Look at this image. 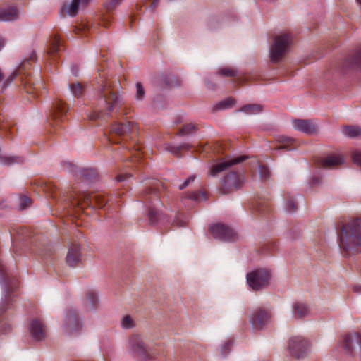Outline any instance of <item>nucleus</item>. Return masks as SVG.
<instances>
[{"label": "nucleus", "instance_id": "nucleus-1", "mask_svg": "<svg viewBox=\"0 0 361 361\" xmlns=\"http://www.w3.org/2000/svg\"><path fill=\"white\" fill-rule=\"evenodd\" d=\"M98 90V113L94 112L91 119L102 117V114L109 116L114 110H117L123 104L121 96L113 87L112 82L109 80H101Z\"/></svg>", "mask_w": 361, "mask_h": 361}, {"label": "nucleus", "instance_id": "nucleus-2", "mask_svg": "<svg viewBox=\"0 0 361 361\" xmlns=\"http://www.w3.org/2000/svg\"><path fill=\"white\" fill-rule=\"evenodd\" d=\"M346 251L361 250V218L349 220L340 233V247Z\"/></svg>", "mask_w": 361, "mask_h": 361}, {"label": "nucleus", "instance_id": "nucleus-3", "mask_svg": "<svg viewBox=\"0 0 361 361\" xmlns=\"http://www.w3.org/2000/svg\"><path fill=\"white\" fill-rule=\"evenodd\" d=\"M291 43L288 34L276 36L269 49V57L272 63H276L282 60L288 52Z\"/></svg>", "mask_w": 361, "mask_h": 361}, {"label": "nucleus", "instance_id": "nucleus-4", "mask_svg": "<svg viewBox=\"0 0 361 361\" xmlns=\"http://www.w3.org/2000/svg\"><path fill=\"white\" fill-rule=\"evenodd\" d=\"M270 277L269 271L261 269L248 273L247 274V281L252 290H259L268 286Z\"/></svg>", "mask_w": 361, "mask_h": 361}, {"label": "nucleus", "instance_id": "nucleus-5", "mask_svg": "<svg viewBox=\"0 0 361 361\" xmlns=\"http://www.w3.org/2000/svg\"><path fill=\"white\" fill-rule=\"evenodd\" d=\"M309 347V341L299 336L291 337L288 342L290 353L296 358L302 357L308 350Z\"/></svg>", "mask_w": 361, "mask_h": 361}, {"label": "nucleus", "instance_id": "nucleus-6", "mask_svg": "<svg viewBox=\"0 0 361 361\" xmlns=\"http://www.w3.org/2000/svg\"><path fill=\"white\" fill-rule=\"evenodd\" d=\"M128 350L134 356L143 360L150 357L142 338L138 335H133L129 338Z\"/></svg>", "mask_w": 361, "mask_h": 361}, {"label": "nucleus", "instance_id": "nucleus-7", "mask_svg": "<svg viewBox=\"0 0 361 361\" xmlns=\"http://www.w3.org/2000/svg\"><path fill=\"white\" fill-rule=\"evenodd\" d=\"M210 232L214 238L223 241L235 240L237 235L232 228L219 223L211 226Z\"/></svg>", "mask_w": 361, "mask_h": 361}, {"label": "nucleus", "instance_id": "nucleus-8", "mask_svg": "<svg viewBox=\"0 0 361 361\" xmlns=\"http://www.w3.org/2000/svg\"><path fill=\"white\" fill-rule=\"evenodd\" d=\"M270 313L264 309L258 308L250 317V322L255 329H262L269 321Z\"/></svg>", "mask_w": 361, "mask_h": 361}, {"label": "nucleus", "instance_id": "nucleus-9", "mask_svg": "<svg viewBox=\"0 0 361 361\" xmlns=\"http://www.w3.org/2000/svg\"><path fill=\"white\" fill-rule=\"evenodd\" d=\"M243 178L236 172L229 173L223 180L222 191L226 194L237 190L242 183Z\"/></svg>", "mask_w": 361, "mask_h": 361}, {"label": "nucleus", "instance_id": "nucleus-10", "mask_svg": "<svg viewBox=\"0 0 361 361\" xmlns=\"http://www.w3.org/2000/svg\"><path fill=\"white\" fill-rule=\"evenodd\" d=\"M65 328L68 334H73L81 329L82 324L80 322L75 311L71 310L66 313Z\"/></svg>", "mask_w": 361, "mask_h": 361}, {"label": "nucleus", "instance_id": "nucleus-11", "mask_svg": "<svg viewBox=\"0 0 361 361\" xmlns=\"http://www.w3.org/2000/svg\"><path fill=\"white\" fill-rule=\"evenodd\" d=\"M82 261V253L80 247L77 245L71 246L67 252L66 263L68 266L74 267L80 264Z\"/></svg>", "mask_w": 361, "mask_h": 361}, {"label": "nucleus", "instance_id": "nucleus-12", "mask_svg": "<svg viewBox=\"0 0 361 361\" xmlns=\"http://www.w3.org/2000/svg\"><path fill=\"white\" fill-rule=\"evenodd\" d=\"M293 127L297 130L312 135L317 132V126L312 121L295 119L292 121Z\"/></svg>", "mask_w": 361, "mask_h": 361}, {"label": "nucleus", "instance_id": "nucleus-13", "mask_svg": "<svg viewBox=\"0 0 361 361\" xmlns=\"http://www.w3.org/2000/svg\"><path fill=\"white\" fill-rule=\"evenodd\" d=\"M243 160H245V157H238L235 159H233L231 160H226L222 162L215 164L212 166L209 173L210 176H215L218 175L220 172H222V171L226 170L230 166H231L234 164H238V163L243 161Z\"/></svg>", "mask_w": 361, "mask_h": 361}, {"label": "nucleus", "instance_id": "nucleus-14", "mask_svg": "<svg viewBox=\"0 0 361 361\" xmlns=\"http://www.w3.org/2000/svg\"><path fill=\"white\" fill-rule=\"evenodd\" d=\"M243 160H245V157H238L235 159H233L231 160H226L222 162L215 164L212 166L209 173L210 176H215L218 175L220 172H222V171L226 170L230 166H231L234 164H238V163L243 161Z\"/></svg>", "mask_w": 361, "mask_h": 361}, {"label": "nucleus", "instance_id": "nucleus-15", "mask_svg": "<svg viewBox=\"0 0 361 361\" xmlns=\"http://www.w3.org/2000/svg\"><path fill=\"white\" fill-rule=\"evenodd\" d=\"M67 111V107L61 101H56L51 111V118L54 125H59L62 121L63 117Z\"/></svg>", "mask_w": 361, "mask_h": 361}, {"label": "nucleus", "instance_id": "nucleus-16", "mask_svg": "<svg viewBox=\"0 0 361 361\" xmlns=\"http://www.w3.org/2000/svg\"><path fill=\"white\" fill-rule=\"evenodd\" d=\"M30 333L33 339L43 340L47 335L46 327L38 320H33L30 324Z\"/></svg>", "mask_w": 361, "mask_h": 361}, {"label": "nucleus", "instance_id": "nucleus-17", "mask_svg": "<svg viewBox=\"0 0 361 361\" xmlns=\"http://www.w3.org/2000/svg\"><path fill=\"white\" fill-rule=\"evenodd\" d=\"M78 198L79 199L78 204L80 203L81 200H83L85 202H90V204H93V202H94L100 208L103 207L106 203V198L101 195L84 194L78 196Z\"/></svg>", "mask_w": 361, "mask_h": 361}, {"label": "nucleus", "instance_id": "nucleus-18", "mask_svg": "<svg viewBox=\"0 0 361 361\" xmlns=\"http://www.w3.org/2000/svg\"><path fill=\"white\" fill-rule=\"evenodd\" d=\"M133 126V124L128 122L126 123H115L111 128V137L110 140H113V136L118 135L120 137L126 136L130 132V127Z\"/></svg>", "mask_w": 361, "mask_h": 361}, {"label": "nucleus", "instance_id": "nucleus-19", "mask_svg": "<svg viewBox=\"0 0 361 361\" xmlns=\"http://www.w3.org/2000/svg\"><path fill=\"white\" fill-rule=\"evenodd\" d=\"M343 341L344 348L347 353H350L352 352L354 342H356L360 346H361V335L355 333L345 335L343 338Z\"/></svg>", "mask_w": 361, "mask_h": 361}, {"label": "nucleus", "instance_id": "nucleus-20", "mask_svg": "<svg viewBox=\"0 0 361 361\" xmlns=\"http://www.w3.org/2000/svg\"><path fill=\"white\" fill-rule=\"evenodd\" d=\"M19 13L14 7L0 9V21H11L18 18Z\"/></svg>", "mask_w": 361, "mask_h": 361}, {"label": "nucleus", "instance_id": "nucleus-21", "mask_svg": "<svg viewBox=\"0 0 361 361\" xmlns=\"http://www.w3.org/2000/svg\"><path fill=\"white\" fill-rule=\"evenodd\" d=\"M23 86L27 93L35 95L38 94L37 92L43 87V82L41 78L37 82H32V79L29 78L26 82H23Z\"/></svg>", "mask_w": 361, "mask_h": 361}, {"label": "nucleus", "instance_id": "nucleus-22", "mask_svg": "<svg viewBox=\"0 0 361 361\" xmlns=\"http://www.w3.org/2000/svg\"><path fill=\"white\" fill-rule=\"evenodd\" d=\"M338 164V157L334 155L322 158L319 161V166L326 169L335 168Z\"/></svg>", "mask_w": 361, "mask_h": 361}, {"label": "nucleus", "instance_id": "nucleus-23", "mask_svg": "<svg viewBox=\"0 0 361 361\" xmlns=\"http://www.w3.org/2000/svg\"><path fill=\"white\" fill-rule=\"evenodd\" d=\"M293 316L295 318H303L310 313L307 306L302 302H296L293 305Z\"/></svg>", "mask_w": 361, "mask_h": 361}, {"label": "nucleus", "instance_id": "nucleus-24", "mask_svg": "<svg viewBox=\"0 0 361 361\" xmlns=\"http://www.w3.org/2000/svg\"><path fill=\"white\" fill-rule=\"evenodd\" d=\"M80 4V0H72L71 3L62 6L61 11L70 16H75L78 13Z\"/></svg>", "mask_w": 361, "mask_h": 361}, {"label": "nucleus", "instance_id": "nucleus-25", "mask_svg": "<svg viewBox=\"0 0 361 361\" xmlns=\"http://www.w3.org/2000/svg\"><path fill=\"white\" fill-rule=\"evenodd\" d=\"M277 142L280 143V146L275 148V149H292L295 140L293 138L286 136H279L276 139Z\"/></svg>", "mask_w": 361, "mask_h": 361}, {"label": "nucleus", "instance_id": "nucleus-26", "mask_svg": "<svg viewBox=\"0 0 361 361\" xmlns=\"http://www.w3.org/2000/svg\"><path fill=\"white\" fill-rule=\"evenodd\" d=\"M61 40L60 38L55 35L52 37L50 41L49 48L48 51V54L51 56H54V55L60 51L61 49Z\"/></svg>", "mask_w": 361, "mask_h": 361}, {"label": "nucleus", "instance_id": "nucleus-27", "mask_svg": "<svg viewBox=\"0 0 361 361\" xmlns=\"http://www.w3.org/2000/svg\"><path fill=\"white\" fill-rule=\"evenodd\" d=\"M262 106L259 104H247L240 109V111L247 114H257L262 112Z\"/></svg>", "mask_w": 361, "mask_h": 361}, {"label": "nucleus", "instance_id": "nucleus-28", "mask_svg": "<svg viewBox=\"0 0 361 361\" xmlns=\"http://www.w3.org/2000/svg\"><path fill=\"white\" fill-rule=\"evenodd\" d=\"M36 59V54L35 52H32L30 54V56L29 59H25L23 61V62L20 65L19 71L17 73H13L10 77L11 80L12 81L15 77L19 74H21L22 71L25 70L27 68V64H30V61H35Z\"/></svg>", "mask_w": 361, "mask_h": 361}, {"label": "nucleus", "instance_id": "nucleus-29", "mask_svg": "<svg viewBox=\"0 0 361 361\" xmlns=\"http://www.w3.org/2000/svg\"><path fill=\"white\" fill-rule=\"evenodd\" d=\"M343 133L349 137H355L361 134V129L357 126H345Z\"/></svg>", "mask_w": 361, "mask_h": 361}, {"label": "nucleus", "instance_id": "nucleus-30", "mask_svg": "<svg viewBox=\"0 0 361 361\" xmlns=\"http://www.w3.org/2000/svg\"><path fill=\"white\" fill-rule=\"evenodd\" d=\"M69 89L75 97H80L84 92V86L79 83L75 82L69 85Z\"/></svg>", "mask_w": 361, "mask_h": 361}, {"label": "nucleus", "instance_id": "nucleus-31", "mask_svg": "<svg viewBox=\"0 0 361 361\" xmlns=\"http://www.w3.org/2000/svg\"><path fill=\"white\" fill-rule=\"evenodd\" d=\"M197 126L195 123H188L183 126L180 130L178 135H189L196 130Z\"/></svg>", "mask_w": 361, "mask_h": 361}, {"label": "nucleus", "instance_id": "nucleus-32", "mask_svg": "<svg viewBox=\"0 0 361 361\" xmlns=\"http://www.w3.org/2000/svg\"><path fill=\"white\" fill-rule=\"evenodd\" d=\"M121 326L124 329H130L134 327L135 324L133 318L129 315L123 317L121 320Z\"/></svg>", "mask_w": 361, "mask_h": 361}, {"label": "nucleus", "instance_id": "nucleus-33", "mask_svg": "<svg viewBox=\"0 0 361 361\" xmlns=\"http://www.w3.org/2000/svg\"><path fill=\"white\" fill-rule=\"evenodd\" d=\"M123 0H110L104 3V8L107 11H111L121 4Z\"/></svg>", "mask_w": 361, "mask_h": 361}, {"label": "nucleus", "instance_id": "nucleus-34", "mask_svg": "<svg viewBox=\"0 0 361 361\" xmlns=\"http://www.w3.org/2000/svg\"><path fill=\"white\" fill-rule=\"evenodd\" d=\"M235 101L232 98H227L219 103L217 108L219 109H224L226 108L232 107L234 105Z\"/></svg>", "mask_w": 361, "mask_h": 361}, {"label": "nucleus", "instance_id": "nucleus-35", "mask_svg": "<svg viewBox=\"0 0 361 361\" xmlns=\"http://www.w3.org/2000/svg\"><path fill=\"white\" fill-rule=\"evenodd\" d=\"M219 73L220 75L227 77H235L237 75V71L231 68H223Z\"/></svg>", "mask_w": 361, "mask_h": 361}, {"label": "nucleus", "instance_id": "nucleus-36", "mask_svg": "<svg viewBox=\"0 0 361 361\" xmlns=\"http://www.w3.org/2000/svg\"><path fill=\"white\" fill-rule=\"evenodd\" d=\"M259 173L260 178L263 180H267L270 176V171L269 169L267 166L262 165L259 166Z\"/></svg>", "mask_w": 361, "mask_h": 361}, {"label": "nucleus", "instance_id": "nucleus-37", "mask_svg": "<svg viewBox=\"0 0 361 361\" xmlns=\"http://www.w3.org/2000/svg\"><path fill=\"white\" fill-rule=\"evenodd\" d=\"M136 94H135V98L137 100H142L145 94L144 88L140 82L136 83Z\"/></svg>", "mask_w": 361, "mask_h": 361}, {"label": "nucleus", "instance_id": "nucleus-38", "mask_svg": "<svg viewBox=\"0 0 361 361\" xmlns=\"http://www.w3.org/2000/svg\"><path fill=\"white\" fill-rule=\"evenodd\" d=\"M31 204V200L26 196H22L20 198V209H25Z\"/></svg>", "mask_w": 361, "mask_h": 361}, {"label": "nucleus", "instance_id": "nucleus-39", "mask_svg": "<svg viewBox=\"0 0 361 361\" xmlns=\"http://www.w3.org/2000/svg\"><path fill=\"white\" fill-rule=\"evenodd\" d=\"M190 148V145L188 144H183L178 147H171L169 150L175 154H177L180 151L183 149L188 150Z\"/></svg>", "mask_w": 361, "mask_h": 361}, {"label": "nucleus", "instance_id": "nucleus-40", "mask_svg": "<svg viewBox=\"0 0 361 361\" xmlns=\"http://www.w3.org/2000/svg\"><path fill=\"white\" fill-rule=\"evenodd\" d=\"M353 161L361 166V152H355L352 154Z\"/></svg>", "mask_w": 361, "mask_h": 361}, {"label": "nucleus", "instance_id": "nucleus-41", "mask_svg": "<svg viewBox=\"0 0 361 361\" xmlns=\"http://www.w3.org/2000/svg\"><path fill=\"white\" fill-rule=\"evenodd\" d=\"M140 150L139 147L135 148L133 149V152H131V161H139V159L141 158L142 154L139 152Z\"/></svg>", "mask_w": 361, "mask_h": 361}, {"label": "nucleus", "instance_id": "nucleus-42", "mask_svg": "<svg viewBox=\"0 0 361 361\" xmlns=\"http://www.w3.org/2000/svg\"><path fill=\"white\" fill-rule=\"evenodd\" d=\"M287 210L289 212H295L297 209L295 202L293 199H289L287 202Z\"/></svg>", "mask_w": 361, "mask_h": 361}, {"label": "nucleus", "instance_id": "nucleus-43", "mask_svg": "<svg viewBox=\"0 0 361 361\" xmlns=\"http://www.w3.org/2000/svg\"><path fill=\"white\" fill-rule=\"evenodd\" d=\"M20 161H21L20 158L17 157H6L4 158V164H8V165L12 164L13 163L20 162Z\"/></svg>", "mask_w": 361, "mask_h": 361}, {"label": "nucleus", "instance_id": "nucleus-44", "mask_svg": "<svg viewBox=\"0 0 361 361\" xmlns=\"http://www.w3.org/2000/svg\"><path fill=\"white\" fill-rule=\"evenodd\" d=\"M159 216V212L157 210L151 209L149 212V219L152 224H154L157 221V218Z\"/></svg>", "mask_w": 361, "mask_h": 361}, {"label": "nucleus", "instance_id": "nucleus-45", "mask_svg": "<svg viewBox=\"0 0 361 361\" xmlns=\"http://www.w3.org/2000/svg\"><path fill=\"white\" fill-rule=\"evenodd\" d=\"M87 299L91 303L92 306H94L96 302H97V295L94 293H89L87 294Z\"/></svg>", "mask_w": 361, "mask_h": 361}, {"label": "nucleus", "instance_id": "nucleus-46", "mask_svg": "<svg viewBox=\"0 0 361 361\" xmlns=\"http://www.w3.org/2000/svg\"><path fill=\"white\" fill-rule=\"evenodd\" d=\"M353 63L361 68V49L355 54L353 59Z\"/></svg>", "mask_w": 361, "mask_h": 361}, {"label": "nucleus", "instance_id": "nucleus-47", "mask_svg": "<svg viewBox=\"0 0 361 361\" xmlns=\"http://www.w3.org/2000/svg\"><path fill=\"white\" fill-rule=\"evenodd\" d=\"M230 343H227L221 349V354L225 355L230 350Z\"/></svg>", "mask_w": 361, "mask_h": 361}, {"label": "nucleus", "instance_id": "nucleus-48", "mask_svg": "<svg viewBox=\"0 0 361 361\" xmlns=\"http://www.w3.org/2000/svg\"><path fill=\"white\" fill-rule=\"evenodd\" d=\"M188 198L189 199H192V200H194L195 201H197L198 199H199V195L196 193V192H191L189 195H188Z\"/></svg>", "mask_w": 361, "mask_h": 361}, {"label": "nucleus", "instance_id": "nucleus-49", "mask_svg": "<svg viewBox=\"0 0 361 361\" xmlns=\"http://www.w3.org/2000/svg\"><path fill=\"white\" fill-rule=\"evenodd\" d=\"M128 176V174H120V175H118L117 177H116V180L118 182H121V181H123Z\"/></svg>", "mask_w": 361, "mask_h": 361}, {"label": "nucleus", "instance_id": "nucleus-50", "mask_svg": "<svg viewBox=\"0 0 361 361\" xmlns=\"http://www.w3.org/2000/svg\"><path fill=\"white\" fill-rule=\"evenodd\" d=\"M190 184L189 181L186 179L181 185L178 186L180 190H183Z\"/></svg>", "mask_w": 361, "mask_h": 361}, {"label": "nucleus", "instance_id": "nucleus-51", "mask_svg": "<svg viewBox=\"0 0 361 361\" xmlns=\"http://www.w3.org/2000/svg\"><path fill=\"white\" fill-rule=\"evenodd\" d=\"M196 178V176L192 175V176H190L187 180L189 181V183H192L193 182Z\"/></svg>", "mask_w": 361, "mask_h": 361}, {"label": "nucleus", "instance_id": "nucleus-52", "mask_svg": "<svg viewBox=\"0 0 361 361\" xmlns=\"http://www.w3.org/2000/svg\"><path fill=\"white\" fill-rule=\"evenodd\" d=\"M4 46V39L0 37V51Z\"/></svg>", "mask_w": 361, "mask_h": 361}, {"label": "nucleus", "instance_id": "nucleus-53", "mask_svg": "<svg viewBox=\"0 0 361 361\" xmlns=\"http://www.w3.org/2000/svg\"><path fill=\"white\" fill-rule=\"evenodd\" d=\"M90 0H80V4H82V5H86L88 4V2Z\"/></svg>", "mask_w": 361, "mask_h": 361}, {"label": "nucleus", "instance_id": "nucleus-54", "mask_svg": "<svg viewBox=\"0 0 361 361\" xmlns=\"http://www.w3.org/2000/svg\"><path fill=\"white\" fill-rule=\"evenodd\" d=\"M343 162H344V159L340 155V161H339L340 165L342 164Z\"/></svg>", "mask_w": 361, "mask_h": 361}, {"label": "nucleus", "instance_id": "nucleus-55", "mask_svg": "<svg viewBox=\"0 0 361 361\" xmlns=\"http://www.w3.org/2000/svg\"><path fill=\"white\" fill-rule=\"evenodd\" d=\"M345 223H343L342 222V226H343V225L345 224ZM339 228H340V233L342 232V229H343V227H341V226H339Z\"/></svg>", "mask_w": 361, "mask_h": 361}, {"label": "nucleus", "instance_id": "nucleus-56", "mask_svg": "<svg viewBox=\"0 0 361 361\" xmlns=\"http://www.w3.org/2000/svg\"><path fill=\"white\" fill-rule=\"evenodd\" d=\"M141 6H142V5H141V6H139L138 4H137V5H136V8H137V10H138V9H140V8Z\"/></svg>", "mask_w": 361, "mask_h": 361}, {"label": "nucleus", "instance_id": "nucleus-57", "mask_svg": "<svg viewBox=\"0 0 361 361\" xmlns=\"http://www.w3.org/2000/svg\"><path fill=\"white\" fill-rule=\"evenodd\" d=\"M104 26L107 27L108 26V23L104 22Z\"/></svg>", "mask_w": 361, "mask_h": 361}, {"label": "nucleus", "instance_id": "nucleus-58", "mask_svg": "<svg viewBox=\"0 0 361 361\" xmlns=\"http://www.w3.org/2000/svg\"><path fill=\"white\" fill-rule=\"evenodd\" d=\"M357 1L358 2L359 4L361 5V0H357Z\"/></svg>", "mask_w": 361, "mask_h": 361}]
</instances>
